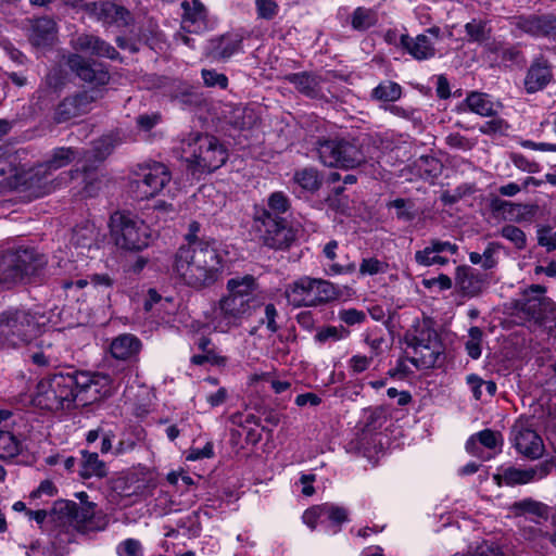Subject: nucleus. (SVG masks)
<instances>
[{"label": "nucleus", "instance_id": "f257e3e1", "mask_svg": "<svg viewBox=\"0 0 556 556\" xmlns=\"http://www.w3.org/2000/svg\"><path fill=\"white\" fill-rule=\"evenodd\" d=\"M225 269V261L214 241L200 238L178 249L175 254L173 270L187 287L201 291L213 287Z\"/></svg>", "mask_w": 556, "mask_h": 556}, {"label": "nucleus", "instance_id": "f03ea898", "mask_svg": "<svg viewBox=\"0 0 556 556\" xmlns=\"http://www.w3.org/2000/svg\"><path fill=\"white\" fill-rule=\"evenodd\" d=\"M100 377L85 371L58 374L38 382L34 403L48 410L85 406L100 397Z\"/></svg>", "mask_w": 556, "mask_h": 556}, {"label": "nucleus", "instance_id": "7ed1b4c3", "mask_svg": "<svg viewBox=\"0 0 556 556\" xmlns=\"http://www.w3.org/2000/svg\"><path fill=\"white\" fill-rule=\"evenodd\" d=\"M257 282L252 275L227 281L226 293L216 302L213 314L215 328L228 332L242 325L261 306Z\"/></svg>", "mask_w": 556, "mask_h": 556}, {"label": "nucleus", "instance_id": "20e7f679", "mask_svg": "<svg viewBox=\"0 0 556 556\" xmlns=\"http://www.w3.org/2000/svg\"><path fill=\"white\" fill-rule=\"evenodd\" d=\"M511 315L522 324L544 328L549 334L556 331V303L546 296V287L531 285L510 303Z\"/></svg>", "mask_w": 556, "mask_h": 556}, {"label": "nucleus", "instance_id": "39448f33", "mask_svg": "<svg viewBox=\"0 0 556 556\" xmlns=\"http://www.w3.org/2000/svg\"><path fill=\"white\" fill-rule=\"evenodd\" d=\"M181 150L193 173H211L219 168L228 157L218 139L210 135L191 136L182 141Z\"/></svg>", "mask_w": 556, "mask_h": 556}, {"label": "nucleus", "instance_id": "423d86ee", "mask_svg": "<svg viewBox=\"0 0 556 556\" xmlns=\"http://www.w3.org/2000/svg\"><path fill=\"white\" fill-rule=\"evenodd\" d=\"M40 330L36 314L24 309H8L0 313V341L16 348L31 341Z\"/></svg>", "mask_w": 556, "mask_h": 556}, {"label": "nucleus", "instance_id": "0eeeda50", "mask_svg": "<svg viewBox=\"0 0 556 556\" xmlns=\"http://www.w3.org/2000/svg\"><path fill=\"white\" fill-rule=\"evenodd\" d=\"M111 233L115 244L129 251H139L149 245V227L139 218L123 212L111 216Z\"/></svg>", "mask_w": 556, "mask_h": 556}, {"label": "nucleus", "instance_id": "6e6552de", "mask_svg": "<svg viewBox=\"0 0 556 556\" xmlns=\"http://www.w3.org/2000/svg\"><path fill=\"white\" fill-rule=\"evenodd\" d=\"M336 296V288L331 282L309 277H302L286 289V298L294 307L316 306Z\"/></svg>", "mask_w": 556, "mask_h": 556}, {"label": "nucleus", "instance_id": "1a4fd4ad", "mask_svg": "<svg viewBox=\"0 0 556 556\" xmlns=\"http://www.w3.org/2000/svg\"><path fill=\"white\" fill-rule=\"evenodd\" d=\"M254 228L263 243L271 249L288 248L294 240L293 230L281 216L273 215L266 208H256Z\"/></svg>", "mask_w": 556, "mask_h": 556}, {"label": "nucleus", "instance_id": "9d476101", "mask_svg": "<svg viewBox=\"0 0 556 556\" xmlns=\"http://www.w3.org/2000/svg\"><path fill=\"white\" fill-rule=\"evenodd\" d=\"M52 511L66 519L80 532L100 531L108 525L105 516L96 511L93 503L77 504L72 501H59Z\"/></svg>", "mask_w": 556, "mask_h": 556}, {"label": "nucleus", "instance_id": "9b49d317", "mask_svg": "<svg viewBox=\"0 0 556 556\" xmlns=\"http://www.w3.org/2000/svg\"><path fill=\"white\" fill-rule=\"evenodd\" d=\"M415 355L409 358L417 368H431L438 364L442 354V344L438 333L430 328H422L409 342Z\"/></svg>", "mask_w": 556, "mask_h": 556}, {"label": "nucleus", "instance_id": "f8f14e48", "mask_svg": "<svg viewBox=\"0 0 556 556\" xmlns=\"http://www.w3.org/2000/svg\"><path fill=\"white\" fill-rule=\"evenodd\" d=\"M168 168L157 162L148 163L140 167L134 180V192L138 199H149L156 195L170 181Z\"/></svg>", "mask_w": 556, "mask_h": 556}, {"label": "nucleus", "instance_id": "ddd939ff", "mask_svg": "<svg viewBox=\"0 0 556 556\" xmlns=\"http://www.w3.org/2000/svg\"><path fill=\"white\" fill-rule=\"evenodd\" d=\"M100 90L80 91L64 98L54 109L53 119L55 123H66L73 118L89 113L92 104L102 98Z\"/></svg>", "mask_w": 556, "mask_h": 556}, {"label": "nucleus", "instance_id": "4468645a", "mask_svg": "<svg viewBox=\"0 0 556 556\" xmlns=\"http://www.w3.org/2000/svg\"><path fill=\"white\" fill-rule=\"evenodd\" d=\"M441 36V29L437 26L428 28L424 34L412 37L403 34L400 37L401 47L415 60L424 61L432 59L435 53L434 41Z\"/></svg>", "mask_w": 556, "mask_h": 556}, {"label": "nucleus", "instance_id": "2eb2a0df", "mask_svg": "<svg viewBox=\"0 0 556 556\" xmlns=\"http://www.w3.org/2000/svg\"><path fill=\"white\" fill-rule=\"evenodd\" d=\"M67 65L77 77L88 84L104 86L110 81L109 71L103 64L86 60L80 54H71L67 58Z\"/></svg>", "mask_w": 556, "mask_h": 556}, {"label": "nucleus", "instance_id": "dca6fc26", "mask_svg": "<svg viewBox=\"0 0 556 556\" xmlns=\"http://www.w3.org/2000/svg\"><path fill=\"white\" fill-rule=\"evenodd\" d=\"M514 446L527 458L538 459L543 456L545 447L542 438L522 422H516L511 429Z\"/></svg>", "mask_w": 556, "mask_h": 556}, {"label": "nucleus", "instance_id": "f3484780", "mask_svg": "<svg viewBox=\"0 0 556 556\" xmlns=\"http://www.w3.org/2000/svg\"><path fill=\"white\" fill-rule=\"evenodd\" d=\"M549 472L547 464L538 466L535 468L519 469L515 467H508L503 470L502 473L494 475V480L497 485L503 483L506 485L527 484L533 481L535 478L542 479Z\"/></svg>", "mask_w": 556, "mask_h": 556}, {"label": "nucleus", "instance_id": "a211bd4d", "mask_svg": "<svg viewBox=\"0 0 556 556\" xmlns=\"http://www.w3.org/2000/svg\"><path fill=\"white\" fill-rule=\"evenodd\" d=\"M75 50L87 52L97 56L116 59L118 52L114 47L101 40L99 37L89 34H81L72 41Z\"/></svg>", "mask_w": 556, "mask_h": 556}, {"label": "nucleus", "instance_id": "6ab92c4d", "mask_svg": "<svg viewBox=\"0 0 556 556\" xmlns=\"http://www.w3.org/2000/svg\"><path fill=\"white\" fill-rule=\"evenodd\" d=\"M519 29L532 36H555L556 37V16L546 15H531L521 17L517 22Z\"/></svg>", "mask_w": 556, "mask_h": 556}, {"label": "nucleus", "instance_id": "aec40b11", "mask_svg": "<svg viewBox=\"0 0 556 556\" xmlns=\"http://www.w3.org/2000/svg\"><path fill=\"white\" fill-rule=\"evenodd\" d=\"M12 252L23 278L36 275L47 264L46 256L33 248H18Z\"/></svg>", "mask_w": 556, "mask_h": 556}, {"label": "nucleus", "instance_id": "412c9836", "mask_svg": "<svg viewBox=\"0 0 556 556\" xmlns=\"http://www.w3.org/2000/svg\"><path fill=\"white\" fill-rule=\"evenodd\" d=\"M503 444L502 434L491 429H484L471 435L466 443V451L473 456L480 458H490L491 455L484 456L480 446L488 450H495Z\"/></svg>", "mask_w": 556, "mask_h": 556}, {"label": "nucleus", "instance_id": "4be33fe9", "mask_svg": "<svg viewBox=\"0 0 556 556\" xmlns=\"http://www.w3.org/2000/svg\"><path fill=\"white\" fill-rule=\"evenodd\" d=\"M182 28L188 33H200L206 28V10L200 0L182 3Z\"/></svg>", "mask_w": 556, "mask_h": 556}, {"label": "nucleus", "instance_id": "5701e85b", "mask_svg": "<svg viewBox=\"0 0 556 556\" xmlns=\"http://www.w3.org/2000/svg\"><path fill=\"white\" fill-rule=\"evenodd\" d=\"M455 283L464 295L476 296L482 292L485 279L470 267L459 266L456 269Z\"/></svg>", "mask_w": 556, "mask_h": 556}, {"label": "nucleus", "instance_id": "b1692460", "mask_svg": "<svg viewBox=\"0 0 556 556\" xmlns=\"http://www.w3.org/2000/svg\"><path fill=\"white\" fill-rule=\"evenodd\" d=\"M367 152L364 150V144L358 140L340 139V160L338 167L355 168L366 162Z\"/></svg>", "mask_w": 556, "mask_h": 556}, {"label": "nucleus", "instance_id": "393cba45", "mask_svg": "<svg viewBox=\"0 0 556 556\" xmlns=\"http://www.w3.org/2000/svg\"><path fill=\"white\" fill-rule=\"evenodd\" d=\"M56 39V23L50 17H39L33 22L30 42L36 47L51 46Z\"/></svg>", "mask_w": 556, "mask_h": 556}, {"label": "nucleus", "instance_id": "a878e982", "mask_svg": "<svg viewBox=\"0 0 556 556\" xmlns=\"http://www.w3.org/2000/svg\"><path fill=\"white\" fill-rule=\"evenodd\" d=\"M242 38L237 34L216 37L210 41L208 55L215 60H226L241 48Z\"/></svg>", "mask_w": 556, "mask_h": 556}, {"label": "nucleus", "instance_id": "bb28decb", "mask_svg": "<svg viewBox=\"0 0 556 556\" xmlns=\"http://www.w3.org/2000/svg\"><path fill=\"white\" fill-rule=\"evenodd\" d=\"M141 350L140 340L131 333H123L114 338L110 344V352L116 359L127 361L138 355Z\"/></svg>", "mask_w": 556, "mask_h": 556}, {"label": "nucleus", "instance_id": "cd10ccee", "mask_svg": "<svg viewBox=\"0 0 556 556\" xmlns=\"http://www.w3.org/2000/svg\"><path fill=\"white\" fill-rule=\"evenodd\" d=\"M90 8L97 18L103 21L104 23H126V16L128 15V12L124 8L118 7L113 2H93L90 4Z\"/></svg>", "mask_w": 556, "mask_h": 556}, {"label": "nucleus", "instance_id": "c85d7f7f", "mask_svg": "<svg viewBox=\"0 0 556 556\" xmlns=\"http://www.w3.org/2000/svg\"><path fill=\"white\" fill-rule=\"evenodd\" d=\"M11 413L0 412V422L8 420ZM21 442L16 435L7 429V425H0V458H12L20 453Z\"/></svg>", "mask_w": 556, "mask_h": 556}, {"label": "nucleus", "instance_id": "c756f323", "mask_svg": "<svg viewBox=\"0 0 556 556\" xmlns=\"http://www.w3.org/2000/svg\"><path fill=\"white\" fill-rule=\"evenodd\" d=\"M286 79L307 97H316L319 92L321 79L315 74L306 72L290 74L286 76Z\"/></svg>", "mask_w": 556, "mask_h": 556}, {"label": "nucleus", "instance_id": "7c9ffc66", "mask_svg": "<svg viewBox=\"0 0 556 556\" xmlns=\"http://www.w3.org/2000/svg\"><path fill=\"white\" fill-rule=\"evenodd\" d=\"M258 115L256 112L248 106H235L229 113V124L240 130L252 129L258 123Z\"/></svg>", "mask_w": 556, "mask_h": 556}, {"label": "nucleus", "instance_id": "2f4dec72", "mask_svg": "<svg viewBox=\"0 0 556 556\" xmlns=\"http://www.w3.org/2000/svg\"><path fill=\"white\" fill-rule=\"evenodd\" d=\"M552 74L546 64L535 63L528 71L525 80L526 88L529 92H535L544 88L551 80Z\"/></svg>", "mask_w": 556, "mask_h": 556}, {"label": "nucleus", "instance_id": "473e14b6", "mask_svg": "<svg viewBox=\"0 0 556 556\" xmlns=\"http://www.w3.org/2000/svg\"><path fill=\"white\" fill-rule=\"evenodd\" d=\"M23 279L12 250L0 255V282L11 283Z\"/></svg>", "mask_w": 556, "mask_h": 556}, {"label": "nucleus", "instance_id": "72a5a7b5", "mask_svg": "<svg viewBox=\"0 0 556 556\" xmlns=\"http://www.w3.org/2000/svg\"><path fill=\"white\" fill-rule=\"evenodd\" d=\"M83 463L80 469V476L85 479L97 477L103 478L108 473L106 465L104 462L99 459L97 453H90L83 451Z\"/></svg>", "mask_w": 556, "mask_h": 556}, {"label": "nucleus", "instance_id": "f704fd0d", "mask_svg": "<svg viewBox=\"0 0 556 556\" xmlns=\"http://www.w3.org/2000/svg\"><path fill=\"white\" fill-rule=\"evenodd\" d=\"M466 103L471 112L481 116H493L500 108L498 104L490 100L489 96L480 92H471L467 97Z\"/></svg>", "mask_w": 556, "mask_h": 556}, {"label": "nucleus", "instance_id": "c9c22d12", "mask_svg": "<svg viewBox=\"0 0 556 556\" xmlns=\"http://www.w3.org/2000/svg\"><path fill=\"white\" fill-rule=\"evenodd\" d=\"M317 152L320 161L326 166H337L340 160V139H327L319 141Z\"/></svg>", "mask_w": 556, "mask_h": 556}, {"label": "nucleus", "instance_id": "e433bc0d", "mask_svg": "<svg viewBox=\"0 0 556 556\" xmlns=\"http://www.w3.org/2000/svg\"><path fill=\"white\" fill-rule=\"evenodd\" d=\"M78 155L72 148H58L53 151L51 157L45 163L47 170H56L72 163Z\"/></svg>", "mask_w": 556, "mask_h": 556}, {"label": "nucleus", "instance_id": "4c0bfd02", "mask_svg": "<svg viewBox=\"0 0 556 556\" xmlns=\"http://www.w3.org/2000/svg\"><path fill=\"white\" fill-rule=\"evenodd\" d=\"M372 98L383 102H394L402 96V88L399 84L387 80L379 84L371 93Z\"/></svg>", "mask_w": 556, "mask_h": 556}, {"label": "nucleus", "instance_id": "58836bf2", "mask_svg": "<svg viewBox=\"0 0 556 556\" xmlns=\"http://www.w3.org/2000/svg\"><path fill=\"white\" fill-rule=\"evenodd\" d=\"M93 230L89 228H81L74 230L71 244L78 250L77 254L84 255L93 245Z\"/></svg>", "mask_w": 556, "mask_h": 556}, {"label": "nucleus", "instance_id": "ea45409f", "mask_svg": "<svg viewBox=\"0 0 556 556\" xmlns=\"http://www.w3.org/2000/svg\"><path fill=\"white\" fill-rule=\"evenodd\" d=\"M510 509L516 515L530 514V515L542 517L546 514V506L543 505L542 503H539L531 498H526V500L514 503L510 506Z\"/></svg>", "mask_w": 556, "mask_h": 556}, {"label": "nucleus", "instance_id": "a19ab883", "mask_svg": "<svg viewBox=\"0 0 556 556\" xmlns=\"http://www.w3.org/2000/svg\"><path fill=\"white\" fill-rule=\"evenodd\" d=\"M376 22V13L370 9L357 8L352 14V27L356 30H365Z\"/></svg>", "mask_w": 556, "mask_h": 556}, {"label": "nucleus", "instance_id": "79ce46f5", "mask_svg": "<svg viewBox=\"0 0 556 556\" xmlns=\"http://www.w3.org/2000/svg\"><path fill=\"white\" fill-rule=\"evenodd\" d=\"M500 235L511 242L518 250H523L527 247V236L519 227L508 224L501 228Z\"/></svg>", "mask_w": 556, "mask_h": 556}, {"label": "nucleus", "instance_id": "37998d69", "mask_svg": "<svg viewBox=\"0 0 556 556\" xmlns=\"http://www.w3.org/2000/svg\"><path fill=\"white\" fill-rule=\"evenodd\" d=\"M483 338V331L477 327L473 326L469 328L468 330V340L465 343V349L467 354L472 359H478L481 356V343Z\"/></svg>", "mask_w": 556, "mask_h": 556}, {"label": "nucleus", "instance_id": "c03bdc74", "mask_svg": "<svg viewBox=\"0 0 556 556\" xmlns=\"http://www.w3.org/2000/svg\"><path fill=\"white\" fill-rule=\"evenodd\" d=\"M294 180L305 190L314 191L320 186L318 173L314 168H304L294 175Z\"/></svg>", "mask_w": 556, "mask_h": 556}, {"label": "nucleus", "instance_id": "a18cd8bd", "mask_svg": "<svg viewBox=\"0 0 556 556\" xmlns=\"http://www.w3.org/2000/svg\"><path fill=\"white\" fill-rule=\"evenodd\" d=\"M290 207V202L288 197L280 192H274L269 195L267 201V207L269 212H271L273 215L281 216V214L286 213Z\"/></svg>", "mask_w": 556, "mask_h": 556}, {"label": "nucleus", "instance_id": "49530a36", "mask_svg": "<svg viewBox=\"0 0 556 556\" xmlns=\"http://www.w3.org/2000/svg\"><path fill=\"white\" fill-rule=\"evenodd\" d=\"M415 261L421 266H431L434 264L445 265L447 258L440 256L437 252L432 251L428 245L420 251L415 253Z\"/></svg>", "mask_w": 556, "mask_h": 556}, {"label": "nucleus", "instance_id": "de8ad7c7", "mask_svg": "<svg viewBox=\"0 0 556 556\" xmlns=\"http://www.w3.org/2000/svg\"><path fill=\"white\" fill-rule=\"evenodd\" d=\"M538 244L546 249L547 252L556 250V230L551 226H540L536 230Z\"/></svg>", "mask_w": 556, "mask_h": 556}, {"label": "nucleus", "instance_id": "09e8293b", "mask_svg": "<svg viewBox=\"0 0 556 556\" xmlns=\"http://www.w3.org/2000/svg\"><path fill=\"white\" fill-rule=\"evenodd\" d=\"M201 74L206 87H219L225 89L228 86L227 76L216 72L215 70H202Z\"/></svg>", "mask_w": 556, "mask_h": 556}, {"label": "nucleus", "instance_id": "8fccbe9b", "mask_svg": "<svg viewBox=\"0 0 556 556\" xmlns=\"http://www.w3.org/2000/svg\"><path fill=\"white\" fill-rule=\"evenodd\" d=\"M191 362L194 365H204L208 363L213 366H225L227 358L225 356L218 355L214 350H211L206 353L193 355L191 357Z\"/></svg>", "mask_w": 556, "mask_h": 556}, {"label": "nucleus", "instance_id": "3c124183", "mask_svg": "<svg viewBox=\"0 0 556 556\" xmlns=\"http://www.w3.org/2000/svg\"><path fill=\"white\" fill-rule=\"evenodd\" d=\"M84 175V192L88 197H93L100 189L101 179L99 178V175L94 170H90L89 168H84L83 172Z\"/></svg>", "mask_w": 556, "mask_h": 556}, {"label": "nucleus", "instance_id": "603ef678", "mask_svg": "<svg viewBox=\"0 0 556 556\" xmlns=\"http://www.w3.org/2000/svg\"><path fill=\"white\" fill-rule=\"evenodd\" d=\"M257 16L264 20H271L278 12V4L275 0H256Z\"/></svg>", "mask_w": 556, "mask_h": 556}, {"label": "nucleus", "instance_id": "864d4df0", "mask_svg": "<svg viewBox=\"0 0 556 556\" xmlns=\"http://www.w3.org/2000/svg\"><path fill=\"white\" fill-rule=\"evenodd\" d=\"M388 265L378 258H364L359 265V273L362 275H376L379 273H384Z\"/></svg>", "mask_w": 556, "mask_h": 556}, {"label": "nucleus", "instance_id": "5fc2aeb1", "mask_svg": "<svg viewBox=\"0 0 556 556\" xmlns=\"http://www.w3.org/2000/svg\"><path fill=\"white\" fill-rule=\"evenodd\" d=\"M501 249V244L497 242H490L482 253V268L491 269L496 266L497 261L494 257L495 253Z\"/></svg>", "mask_w": 556, "mask_h": 556}, {"label": "nucleus", "instance_id": "6e6d98bb", "mask_svg": "<svg viewBox=\"0 0 556 556\" xmlns=\"http://www.w3.org/2000/svg\"><path fill=\"white\" fill-rule=\"evenodd\" d=\"M446 143L453 148L463 151L471 150L475 143L468 138L459 135V134H451L446 137Z\"/></svg>", "mask_w": 556, "mask_h": 556}, {"label": "nucleus", "instance_id": "4d7b16f0", "mask_svg": "<svg viewBox=\"0 0 556 556\" xmlns=\"http://www.w3.org/2000/svg\"><path fill=\"white\" fill-rule=\"evenodd\" d=\"M113 140L110 137L101 138L94 142L93 152L97 160L105 159L113 150Z\"/></svg>", "mask_w": 556, "mask_h": 556}, {"label": "nucleus", "instance_id": "13d9d810", "mask_svg": "<svg viewBox=\"0 0 556 556\" xmlns=\"http://www.w3.org/2000/svg\"><path fill=\"white\" fill-rule=\"evenodd\" d=\"M324 516V506L317 505L306 509L303 514V521L312 530H314L317 526L318 519Z\"/></svg>", "mask_w": 556, "mask_h": 556}, {"label": "nucleus", "instance_id": "bf43d9fd", "mask_svg": "<svg viewBox=\"0 0 556 556\" xmlns=\"http://www.w3.org/2000/svg\"><path fill=\"white\" fill-rule=\"evenodd\" d=\"M278 316L277 309L274 304L269 303L265 306V316L261 320L262 324L266 325V328L270 332H276L279 329V326L276 321Z\"/></svg>", "mask_w": 556, "mask_h": 556}, {"label": "nucleus", "instance_id": "052dcab7", "mask_svg": "<svg viewBox=\"0 0 556 556\" xmlns=\"http://www.w3.org/2000/svg\"><path fill=\"white\" fill-rule=\"evenodd\" d=\"M141 544L138 540L127 539L118 546V554L124 556H140Z\"/></svg>", "mask_w": 556, "mask_h": 556}, {"label": "nucleus", "instance_id": "680f3d73", "mask_svg": "<svg viewBox=\"0 0 556 556\" xmlns=\"http://www.w3.org/2000/svg\"><path fill=\"white\" fill-rule=\"evenodd\" d=\"M324 506V515L337 525H341L348 518L346 510L342 507L331 506V505H323Z\"/></svg>", "mask_w": 556, "mask_h": 556}, {"label": "nucleus", "instance_id": "e2e57ef3", "mask_svg": "<svg viewBox=\"0 0 556 556\" xmlns=\"http://www.w3.org/2000/svg\"><path fill=\"white\" fill-rule=\"evenodd\" d=\"M465 29L472 40L482 41L486 38L485 25L481 22L472 21L467 23Z\"/></svg>", "mask_w": 556, "mask_h": 556}, {"label": "nucleus", "instance_id": "0e129e2a", "mask_svg": "<svg viewBox=\"0 0 556 556\" xmlns=\"http://www.w3.org/2000/svg\"><path fill=\"white\" fill-rule=\"evenodd\" d=\"M339 317L346 325H355L364 321L366 315L362 311H357L355 308L344 309L339 313Z\"/></svg>", "mask_w": 556, "mask_h": 556}, {"label": "nucleus", "instance_id": "69168bd1", "mask_svg": "<svg viewBox=\"0 0 556 556\" xmlns=\"http://www.w3.org/2000/svg\"><path fill=\"white\" fill-rule=\"evenodd\" d=\"M213 454V444L207 442L202 448H190L186 458L187 460H198L211 458Z\"/></svg>", "mask_w": 556, "mask_h": 556}, {"label": "nucleus", "instance_id": "338daca9", "mask_svg": "<svg viewBox=\"0 0 556 556\" xmlns=\"http://www.w3.org/2000/svg\"><path fill=\"white\" fill-rule=\"evenodd\" d=\"M507 128L506 123L502 118H494L484 123L480 127L482 134L491 135L496 132H503Z\"/></svg>", "mask_w": 556, "mask_h": 556}, {"label": "nucleus", "instance_id": "774afa93", "mask_svg": "<svg viewBox=\"0 0 556 556\" xmlns=\"http://www.w3.org/2000/svg\"><path fill=\"white\" fill-rule=\"evenodd\" d=\"M468 556H503V554L497 546L484 543L479 545L475 552Z\"/></svg>", "mask_w": 556, "mask_h": 556}]
</instances>
